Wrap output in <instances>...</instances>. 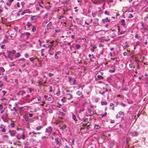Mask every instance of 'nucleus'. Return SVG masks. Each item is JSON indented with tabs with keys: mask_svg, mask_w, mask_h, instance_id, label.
<instances>
[{
	"mask_svg": "<svg viewBox=\"0 0 148 148\" xmlns=\"http://www.w3.org/2000/svg\"><path fill=\"white\" fill-rule=\"evenodd\" d=\"M53 128L51 126L48 127L45 129V135L49 136L52 132Z\"/></svg>",
	"mask_w": 148,
	"mask_h": 148,
	"instance_id": "1",
	"label": "nucleus"
},
{
	"mask_svg": "<svg viewBox=\"0 0 148 148\" xmlns=\"http://www.w3.org/2000/svg\"><path fill=\"white\" fill-rule=\"evenodd\" d=\"M69 82L71 85H73L76 82V80L75 79L71 77H69Z\"/></svg>",
	"mask_w": 148,
	"mask_h": 148,
	"instance_id": "2",
	"label": "nucleus"
},
{
	"mask_svg": "<svg viewBox=\"0 0 148 148\" xmlns=\"http://www.w3.org/2000/svg\"><path fill=\"white\" fill-rule=\"evenodd\" d=\"M16 138L18 140H20L22 139L23 140H24L25 138V136L24 135L23 132L21 136H20V134H18L16 136Z\"/></svg>",
	"mask_w": 148,
	"mask_h": 148,
	"instance_id": "3",
	"label": "nucleus"
},
{
	"mask_svg": "<svg viewBox=\"0 0 148 148\" xmlns=\"http://www.w3.org/2000/svg\"><path fill=\"white\" fill-rule=\"evenodd\" d=\"M87 110L88 112L90 114L89 115V116H92L95 114L94 112H95L96 113V112L95 111H94L92 110L89 108H88Z\"/></svg>",
	"mask_w": 148,
	"mask_h": 148,
	"instance_id": "4",
	"label": "nucleus"
},
{
	"mask_svg": "<svg viewBox=\"0 0 148 148\" xmlns=\"http://www.w3.org/2000/svg\"><path fill=\"white\" fill-rule=\"evenodd\" d=\"M99 93L103 96H105V94H106V96L107 97V98L108 99L109 97V93H106L105 91H99Z\"/></svg>",
	"mask_w": 148,
	"mask_h": 148,
	"instance_id": "5",
	"label": "nucleus"
},
{
	"mask_svg": "<svg viewBox=\"0 0 148 148\" xmlns=\"http://www.w3.org/2000/svg\"><path fill=\"white\" fill-rule=\"evenodd\" d=\"M0 129L1 131L2 132L4 133L5 132V126L4 125H1Z\"/></svg>",
	"mask_w": 148,
	"mask_h": 148,
	"instance_id": "6",
	"label": "nucleus"
},
{
	"mask_svg": "<svg viewBox=\"0 0 148 148\" xmlns=\"http://www.w3.org/2000/svg\"><path fill=\"white\" fill-rule=\"evenodd\" d=\"M114 103H115L116 104H114L113 103H111L110 105V106L112 107V109L113 110H114V106H115V107H117L118 103V102H115Z\"/></svg>",
	"mask_w": 148,
	"mask_h": 148,
	"instance_id": "7",
	"label": "nucleus"
},
{
	"mask_svg": "<svg viewBox=\"0 0 148 148\" xmlns=\"http://www.w3.org/2000/svg\"><path fill=\"white\" fill-rule=\"evenodd\" d=\"M8 132L10 133L11 136L12 137L14 136L16 133V132L14 130H9Z\"/></svg>",
	"mask_w": 148,
	"mask_h": 148,
	"instance_id": "8",
	"label": "nucleus"
},
{
	"mask_svg": "<svg viewBox=\"0 0 148 148\" xmlns=\"http://www.w3.org/2000/svg\"><path fill=\"white\" fill-rule=\"evenodd\" d=\"M92 1L95 4H101V1L99 0H92Z\"/></svg>",
	"mask_w": 148,
	"mask_h": 148,
	"instance_id": "9",
	"label": "nucleus"
},
{
	"mask_svg": "<svg viewBox=\"0 0 148 148\" xmlns=\"http://www.w3.org/2000/svg\"><path fill=\"white\" fill-rule=\"evenodd\" d=\"M66 98H67L68 100H69L70 99L73 98V96L72 95L69 93H67L66 95Z\"/></svg>",
	"mask_w": 148,
	"mask_h": 148,
	"instance_id": "10",
	"label": "nucleus"
},
{
	"mask_svg": "<svg viewBox=\"0 0 148 148\" xmlns=\"http://www.w3.org/2000/svg\"><path fill=\"white\" fill-rule=\"evenodd\" d=\"M25 94V92L24 91H21L20 90L17 93V95L18 96H19L20 95L23 96L24 94Z\"/></svg>",
	"mask_w": 148,
	"mask_h": 148,
	"instance_id": "11",
	"label": "nucleus"
},
{
	"mask_svg": "<svg viewBox=\"0 0 148 148\" xmlns=\"http://www.w3.org/2000/svg\"><path fill=\"white\" fill-rule=\"evenodd\" d=\"M5 70L2 67H0V75H3V73L4 72Z\"/></svg>",
	"mask_w": 148,
	"mask_h": 148,
	"instance_id": "12",
	"label": "nucleus"
},
{
	"mask_svg": "<svg viewBox=\"0 0 148 148\" xmlns=\"http://www.w3.org/2000/svg\"><path fill=\"white\" fill-rule=\"evenodd\" d=\"M31 12V11L29 10H25L22 12L21 14L22 15H23L24 14H25L26 13H30Z\"/></svg>",
	"mask_w": 148,
	"mask_h": 148,
	"instance_id": "13",
	"label": "nucleus"
},
{
	"mask_svg": "<svg viewBox=\"0 0 148 148\" xmlns=\"http://www.w3.org/2000/svg\"><path fill=\"white\" fill-rule=\"evenodd\" d=\"M52 25V23L51 22H50L47 25V29H51V26Z\"/></svg>",
	"mask_w": 148,
	"mask_h": 148,
	"instance_id": "14",
	"label": "nucleus"
},
{
	"mask_svg": "<svg viewBox=\"0 0 148 148\" xmlns=\"http://www.w3.org/2000/svg\"><path fill=\"white\" fill-rule=\"evenodd\" d=\"M59 139L58 138L55 139V143L58 147L60 146V142L59 140Z\"/></svg>",
	"mask_w": 148,
	"mask_h": 148,
	"instance_id": "15",
	"label": "nucleus"
},
{
	"mask_svg": "<svg viewBox=\"0 0 148 148\" xmlns=\"http://www.w3.org/2000/svg\"><path fill=\"white\" fill-rule=\"evenodd\" d=\"M132 135L133 136H136L138 135V133L136 131H134L131 132Z\"/></svg>",
	"mask_w": 148,
	"mask_h": 148,
	"instance_id": "16",
	"label": "nucleus"
},
{
	"mask_svg": "<svg viewBox=\"0 0 148 148\" xmlns=\"http://www.w3.org/2000/svg\"><path fill=\"white\" fill-rule=\"evenodd\" d=\"M120 22L122 26H125V20L122 19L120 21Z\"/></svg>",
	"mask_w": 148,
	"mask_h": 148,
	"instance_id": "17",
	"label": "nucleus"
},
{
	"mask_svg": "<svg viewBox=\"0 0 148 148\" xmlns=\"http://www.w3.org/2000/svg\"><path fill=\"white\" fill-rule=\"evenodd\" d=\"M8 52L9 54H11V53L14 54L15 53L16 51L14 50H12L11 51H8Z\"/></svg>",
	"mask_w": 148,
	"mask_h": 148,
	"instance_id": "18",
	"label": "nucleus"
},
{
	"mask_svg": "<svg viewBox=\"0 0 148 148\" xmlns=\"http://www.w3.org/2000/svg\"><path fill=\"white\" fill-rule=\"evenodd\" d=\"M107 114V113L106 112H105L104 114H101L98 115V116H101V118H103Z\"/></svg>",
	"mask_w": 148,
	"mask_h": 148,
	"instance_id": "19",
	"label": "nucleus"
},
{
	"mask_svg": "<svg viewBox=\"0 0 148 148\" xmlns=\"http://www.w3.org/2000/svg\"><path fill=\"white\" fill-rule=\"evenodd\" d=\"M101 105L102 106L105 105L106 106L107 105L108 103L106 101H101Z\"/></svg>",
	"mask_w": 148,
	"mask_h": 148,
	"instance_id": "20",
	"label": "nucleus"
},
{
	"mask_svg": "<svg viewBox=\"0 0 148 148\" xmlns=\"http://www.w3.org/2000/svg\"><path fill=\"white\" fill-rule=\"evenodd\" d=\"M23 118H24L25 121H28V116L27 115H25L23 116Z\"/></svg>",
	"mask_w": 148,
	"mask_h": 148,
	"instance_id": "21",
	"label": "nucleus"
},
{
	"mask_svg": "<svg viewBox=\"0 0 148 148\" xmlns=\"http://www.w3.org/2000/svg\"><path fill=\"white\" fill-rule=\"evenodd\" d=\"M8 57L11 60H13V56L12 55L8 54Z\"/></svg>",
	"mask_w": 148,
	"mask_h": 148,
	"instance_id": "22",
	"label": "nucleus"
},
{
	"mask_svg": "<svg viewBox=\"0 0 148 148\" xmlns=\"http://www.w3.org/2000/svg\"><path fill=\"white\" fill-rule=\"evenodd\" d=\"M66 97H63L61 99V101L63 103H64L66 101Z\"/></svg>",
	"mask_w": 148,
	"mask_h": 148,
	"instance_id": "23",
	"label": "nucleus"
},
{
	"mask_svg": "<svg viewBox=\"0 0 148 148\" xmlns=\"http://www.w3.org/2000/svg\"><path fill=\"white\" fill-rule=\"evenodd\" d=\"M36 57H35V58L34 57H31L30 58H29V60L30 61H31L32 62H34L33 61L34 60L36 59Z\"/></svg>",
	"mask_w": 148,
	"mask_h": 148,
	"instance_id": "24",
	"label": "nucleus"
},
{
	"mask_svg": "<svg viewBox=\"0 0 148 148\" xmlns=\"http://www.w3.org/2000/svg\"><path fill=\"white\" fill-rule=\"evenodd\" d=\"M97 78H98L99 80H101V79H103V77L101 75H98L97 76Z\"/></svg>",
	"mask_w": 148,
	"mask_h": 148,
	"instance_id": "25",
	"label": "nucleus"
},
{
	"mask_svg": "<svg viewBox=\"0 0 148 148\" xmlns=\"http://www.w3.org/2000/svg\"><path fill=\"white\" fill-rule=\"evenodd\" d=\"M119 114L120 115L122 116L123 117L124 116V113L122 111H120L119 112Z\"/></svg>",
	"mask_w": 148,
	"mask_h": 148,
	"instance_id": "26",
	"label": "nucleus"
},
{
	"mask_svg": "<svg viewBox=\"0 0 148 148\" xmlns=\"http://www.w3.org/2000/svg\"><path fill=\"white\" fill-rule=\"evenodd\" d=\"M43 127V126H38L36 128V129L37 130H40Z\"/></svg>",
	"mask_w": 148,
	"mask_h": 148,
	"instance_id": "27",
	"label": "nucleus"
},
{
	"mask_svg": "<svg viewBox=\"0 0 148 148\" xmlns=\"http://www.w3.org/2000/svg\"><path fill=\"white\" fill-rule=\"evenodd\" d=\"M73 117H72L73 119L75 121H77V120L76 119V116L75 115H74L73 114Z\"/></svg>",
	"mask_w": 148,
	"mask_h": 148,
	"instance_id": "28",
	"label": "nucleus"
},
{
	"mask_svg": "<svg viewBox=\"0 0 148 148\" xmlns=\"http://www.w3.org/2000/svg\"><path fill=\"white\" fill-rule=\"evenodd\" d=\"M21 55L19 53H17L16 55H15V58H17L19 57Z\"/></svg>",
	"mask_w": 148,
	"mask_h": 148,
	"instance_id": "29",
	"label": "nucleus"
},
{
	"mask_svg": "<svg viewBox=\"0 0 148 148\" xmlns=\"http://www.w3.org/2000/svg\"><path fill=\"white\" fill-rule=\"evenodd\" d=\"M76 94L79 96H80L82 95V93L79 91H78L76 92Z\"/></svg>",
	"mask_w": 148,
	"mask_h": 148,
	"instance_id": "30",
	"label": "nucleus"
},
{
	"mask_svg": "<svg viewBox=\"0 0 148 148\" xmlns=\"http://www.w3.org/2000/svg\"><path fill=\"white\" fill-rule=\"evenodd\" d=\"M81 48V46L80 45H76V49H79Z\"/></svg>",
	"mask_w": 148,
	"mask_h": 148,
	"instance_id": "31",
	"label": "nucleus"
},
{
	"mask_svg": "<svg viewBox=\"0 0 148 148\" xmlns=\"http://www.w3.org/2000/svg\"><path fill=\"white\" fill-rule=\"evenodd\" d=\"M100 128V126L98 125H95L94 127V129H99Z\"/></svg>",
	"mask_w": 148,
	"mask_h": 148,
	"instance_id": "32",
	"label": "nucleus"
},
{
	"mask_svg": "<svg viewBox=\"0 0 148 148\" xmlns=\"http://www.w3.org/2000/svg\"><path fill=\"white\" fill-rule=\"evenodd\" d=\"M36 27L35 26H33L32 28V31L33 32H35V31H36Z\"/></svg>",
	"mask_w": 148,
	"mask_h": 148,
	"instance_id": "33",
	"label": "nucleus"
},
{
	"mask_svg": "<svg viewBox=\"0 0 148 148\" xmlns=\"http://www.w3.org/2000/svg\"><path fill=\"white\" fill-rule=\"evenodd\" d=\"M12 123H11L10 124L11 126V127H14V126H15V124H14V123H13V121H12Z\"/></svg>",
	"mask_w": 148,
	"mask_h": 148,
	"instance_id": "34",
	"label": "nucleus"
},
{
	"mask_svg": "<svg viewBox=\"0 0 148 148\" xmlns=\"http://www.w3.org/2000/svg\"><path fill=\"white\" fill-rule=\"evenodd\" d=\"M92 126V125L91 124H90L88 125L86 128L87 130H89L90 129V126Z\"/></svg>",
	"mask_w": 148,
	"mask_h": 148,
	"instance_id": "35",
	"label": "nucleus"
},
{
	"mask_svg": "<svg viewBox=\"0 0 148 148\" xmlns=\"http://www.w3.org/2000/svg\"><path fill=\"white\" fill-rule=\"evenodd\" d=\"M3 85V83L2 82L0 81V88H1Z\"/></svg>",
	"mask_w": 148,
	"mask_h": 148,
	"instance_id": "36",
	"label": "nucleus"
},
{
	"mask_svg": "<svg viewBox=\"0 0 148 148\" xmlns=\"http://www.w3.org/2000/svg\"><path fill=\"white\" fill-rule=\"evenodd\" d=\"M14 66H15V64H14V63L13 62H11L9 65V66L10 67Z\"/></svg>",
	"mask_w": 148,
	"mask_h": 148,
	"instance_id": "37",
	"label": "nucleus"
},
{
	"mask_svg": "<svg viewBox=\"0 0 148 148\" xmlns=\"http://www.w3.org/2000/svg\"><path fill=\"white\" fill-rule=\"evenodd\" d=\"M133 17V15L132 14H130L128 16V17L129 18H131Z\"/></svg>",
	"mask_w": 148,
	"mask_h": 148,
	"instance_id": "38",
	"label": "nucleus"
},
{
	"mask_svg": "<svg viewBox=\"0 0 148 148\" xmlns=\"http://www.w3.org/2000/svg\"><path fill=\"white\" fill-rule=\"evenodd\" d=\"M97 48L96 47L94 46L93 47L92 49H91V51L92 52H93L94 51V49H96Z\"/></svg>",
	"mask_w": 148,
	"mask_h": 148,
	"instance_id": "39",
	"label": "nucleus"
},
{
	"mask_svg": "<svg viewBox=\"0 0 148 148\" xmlns=\"http://www.w3.org/2000/svg\"><path fill=\"white\" fill-rule=\"evenodd\" d=\"M105 20H106V23L107 22H109L110 21L108 17H106V18Z\"/></svg>",
	"mask_w": 148,
	"mask_h": 148,
	"instance_id": "40",
	"label": "nucleus"
},
{
	"mask_svg": "<svg viewBox=\"0 0 148 148\" xmlns=\"http://www.w3.org/2000/svg\"><path fill=\"white\" fill-rule=\"evenodd\" d=\"M48 47L49 48V50H48V51H51V48H52L51 46V45H49L48 46Z\"/></svg>",
	"mask_w": 148,
	"mask_h": 148,
	"instance_id": "41",
	"label": "nucleus"
},
{
	"mask_svg": "<svg viewBox=\"0 0 148 148\" xmlns=\"http://www.w3.org/2000/svg\"><path fill=\"white\" fill-rule=\"evenodd\" d=\"M55 58L56 59H58L59 58L58 57V55L56 53L55 54Z\"/></svg>",
	"mask_w": 148,
	"mask_h": 148,
	"instance_id": "42",
	"label": "nucleus"
},
{
	"mask_svg": "<svg viewBox=\"0 0 148 148\" xmlns=\"http://www.w3.org/2000/svg\"><path fill=\"white\" fill-rule=\"evenodd\" d=\"M115 68H114V70H110L109 71L110 72L114 73V72H115Z\"/></svg>",
	"mask_w": 148,
	"mask_h": 148,
	"instance_id": "43",
	"label": "nucleus"
},
{
	"mask_svg": "<svg viewBox=\"0 0 148 148\" xmlns=\"http://www.w3.org/2000/svg\"><path fill=\"white\" fill-rule=\"evenodd\" d=\"M27 26L28 27H29L31 26L32 25L29 23V22H28L27 23Z\"/></svg>",
	"mask_w": 148,
	"mask_h": 148,
	"instance_id": "44",
	"label": "nucleus"
},
{
	"mask_svg": "<svg viewBox=\"0 0 148 148\" xmlns=\"http://www.w3.org/2000/svg\"><path fill=\"white\" fill-rule=\"evenodd\" d=\"M104 14H107L108 15H109L110 14V13L109 12H108L106 10L104 12Z\"/></svg>",
	"mask_w": 148,
	"mask_h": 148,
	"instance_id": "45",
	"label": "nucleus"
},
{
	"mask_svg": "<svg viewBox=\"0 0 148 148\" xmlns=\"http://www.w3.org/2000/svg\"><path fill=\"white\" fill-rule=\"evenodd\" d=\"M62 105L59 103H58V105L57 106L58 108H60L62 106Z\"/></svg>",
	"mask_w": 148,
	"mask_h": 148,
	"instance_id": "46",
	"label": "nucleus"
},
{
	"mask_svg": "<svg viewBox=\"0 0 148 148\" xmlns=\"http://www.w3.org/2000/svg\"><path fill=\"white\" fill-rule=\"evenodd\" d=\"M47 13L45 15H44L42 16V18L43 19H45L46 18V17L47 16Z\"/></svg>",
	"mask_w": 148,
	"mask_h": 148,
	"instance_id": "47",
	"label": "nucleus"
},
{
	"mask_svg": "<svg viewBox=\"0 0 148 148\" xmlns=\"http://www.w3.org/2000/svg\"><path fill=\"white\" fill-rule=\"evenodd\" d=\"M2 92L3 93V95L4 96L7 93V92L6 91L3 90Z\"/></svg>",
	"mask_w": 148,
	"mask_h": 148,
	"instance_id": "48",
	"label": "nucleus"
},
{
	"mask_svg": "<svg viewBox=\"0 0 148 148\" xmlns=\"http://www.w3.org/2000/svg\"><path fill=\"white\" fill-rule=\"evenodd\" d=\"M36 16H32L31 17V19L32 20H35V19L34 18Z\"/></svg>",
	"mask_w": 148,
	"mask_h": 148,
	"instance_id": "49",
	"label": "nucleus"
},
{
	"mask_svg": "<svg viewBox=\"0 0 148 148\" xmlns=\"http://www.w3.org/2000/svg\"><path fill=\"white\" fill-rule=\"evenodd\" d=\"M33 134V135L34 134H36V133L35 132H30L29 133V134Z\"/></svg>",
	"mask_w": 148,
	"mask_h": 148,
	"instance_id": "50",
	"label": "nucleus"
},
{
	"mask_svg": "<svg viewBox=\"0 0 148 148\" xmlns=\"http://www.w3.org/2000/svg\"><path fill=\"white\" fill-rule=\"evenodd\" d=\"M121 106H123V107H124L125 106H126V104H124V103H123L122 102L121 103Z\"/></svg>",
	"mask_w": 148,
	"mask_h": 148,
	"instance_id": "51",
	"label": "nucleus"
},
{
	"mask_svg": "<svg viewBox=\"0 0 148 148\" xmlns=\"http://www.w3.org/2000/svg\"><path fill=\"white\" fill-rule=\"evenodd\" d=\"M61 53V51H56V52L55 53L58 55H59V54L60 53Z\"/></svg>",
	"mask_w": 148,
	"mask_h": 148,
	"instance_id": "52",
	"label": "nucleus"
},
{
	"mask_svg": "<svg viewBox=\"0 0 148 148\" xmlns=\"http://www.w3.org/2000/svg\"><path fill=\"white\" fill-rule=\"evenodd\" d=\"M64 17L63 16V15H61L58 18V19L59 20L61 19L62 18H63Z\"/></svg>",
	"mask_w": 148,
	"mask_h": 148,
	"instance_id": "53",
	"label": "nucleus"
},
{
	"mask_svg": "<svg viewBox=\"0 0 148 148\" xmlns=\"http://www.w3.org/2000/svg\"><path fill=\"white\" fill-rule=\"evenodd\" d=\"M13 110H14L15 112H16L17 111V110L15 108V107H14L13 108V109H11V110L12 111Z\"/></svg>",
	"mask_w": 148,
	"mask_h": 148,
	"instance_id": "54",
	"label": "nucleus"
},
{
	"mask_svg": "<svg viewBox=\"0 0 148 148\" xmlns=\"http://www.w3.org/2000/svg\"><path fill=\"white\" fill-rule=\"evenodd\" d=\"M148 27H144L143 28V29H144V30L145 31H146V30L148 31Z\"/></svg>",
	"mask_w": 148,
	"mask_h": 148,
	"instance_id": "55",
	"label": "nucleus"
},
{
	"mask_svg": "<svg viewBox=\"0 0 148 148\" xmlns=\"http://www.w3.org/2000/svg\"><path fill=\"white\" fill-rule=\"evenodd\" d=\"M49 113H51L53 112V110L51 109H49Z\"/></svg>",
	"mask_w": 148,
	"mask_h": 148,
	"instance_id": "56",
	"label": "nucleus"
},
{
	"mask_svg": "<svg viewBox=\"0 0 148 148\" xmlns=\"http://www.w3.org/2000/svg\"><path fill=\"white\" fill-rule=\"evenodd\" d=\"M140 36H138V34H136L135 36V38H137L138 39H139Z\"/></svg>",
	"mask_w": 148,
	"mask_h": 148,
	"instance_id": "57",
	"label": "nucleus"
},
{
	"mask_svg": "<svg viewBox=\"0 0 148 148\" xmlns=\"http://www.w3.org/2000/svg\"><path fill=\"white\" fill-rule=\"evenodd\" d=\"M25 56L26 58H27L29 57V55L27 53H26L25 54Z\"/></svg>",
	"mask_w": 148,
	"mask_h": 148,
	"instance_id": "58",
	"label": "nucleus"
},
{
	"mask_svg": "<svg viewBox=\"0 0 148 148\" xmlns=\"http://www.w3.org/2000/svg\"><path fill=\"white\" fill-rule=\"evenodd\" d=\"M26 64H25V63L23 64V65H22L21 66V67L22 68H24Z\"/></svg>",
	"mask_w": 148,
	"mask_h": 148,
	"instance_id": "59",
	"label": "nucleus"
},
{
	"mask_svg": "<svg viewBox=\"0 0 148 148\" xmlns=\"http://www.w3.org/2000/svg\"><path fill=\"white\" fill-rule=\"evenodd\" d=\"M3 106L2 105L0 104V110H2L3 109Z\"/></svg>",
	"mask_w": 148,
	"mask_h": 148,
	"instance_id": "60",
	"label": "nucleus"
},
{
	"mask_svg": "<svg viewBox=\"0 0 148 148\" xmlns=\"http://www.w3.org/2000/svg\"><path fill=\"white\" fill-rule=\"evenodd\" d=\"M33 119H30L29 120V121H28L29 122H30V123H32L33 122Z\"/></svg>",
	"mask_w": 148,
	"mask_h": 148,
	"instance_id": "61",
	"label": "nucleus"
},
{
	"mask_svg": "<svg viewBox=\"0 0 148 148\" xmlns=\"http://www.w3.org/2000/svg\"><path fill=\"white\" fill-rule=\"evenodd\" d=\"M27 36H30V33L28 32H26V33H25Z\"/></svg>",
	"mask_w": 148,
	"mask_h": 148,
	"instance_id": "62",
	"label": "nucleus"
},
{
	"mask_svg": "<svg viewBox=\"0 0 148 148\" xmlns=\"http://www.w3.org/2000/svg\"><path fill=\"white\" fill-rule=\"evenodd\" d=\"M33 118L34 119H38V116H34L33 117Z\"/></svg>",
	"mask_w": 148,
	"mask_h": 148,
	"instance_id": "63",
	"label": "nucleus"
},
{
	"mask_svg": "<svg viewBox=\"0 0 148 148\" xmlns=\"http://www.w3.org/2000/svg\"><path fill=\"white\" fill-rule=\"evenodd\" d=\"M88 120V118H86L83 120V122H86V121H87Z\"/></svg>",
	"mask_w": 148,
	"mask_h": 148,
	"instance_id": "64",
	"label": "nucleus"
}]
</instances>
